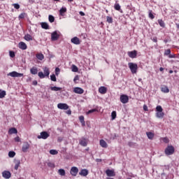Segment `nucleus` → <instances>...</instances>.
<instances>
[{
	"label": "nucleus",
	"instance_id": "nucleus-1",
	"mask_svg": "<svg viewBox=\"0 0 179 179\" xmlns=\"http://www.w3.org/2000/svg\"><path fill=\"white\" fill-rule=\"evenodd\" d=\"M128 66L130 69L131 73H136L138 71V64L134 63H129Z\"/></svg>",
	"mask_w": 179,
	"mask_h": 179
},
{
	"label": "nucleus",
	"instance_id": "nucleus-2",
	"mask_svg": "<svg viewBox=\"0 0 179 179\" xmlns=\"http://www.w3.org/2000/svg\"><path fill=\"white\" fill-rule=\"evenodd\" d=\"M174 147L173 145H169L165 149V153L167 156H170V155H173L174 153Z\"/></svg>",
	"mask_w": 179,
	"mask_h": 179
},
{
	"label": "nucleus",
	"instance_id": "nucleus-3",
	"mask_svg": "<svg viewBox=\"0 0 179 179\" xmlns=\"http://www.w3.org/2000/svg\"><path fill=\"white\" fill-rule=\"evenodd\" d=\"M8 76H11V78H22L23 73H17L16 71H13L7 74Z\"/></svg>",
	"mask_w": 179,
	"mask_h": 179
},
{
	"label": "nucleus",
	"instance_id": "nucleus-4",
	"mask_svg": "<svg viewBox=\"0 0 179 179\" xmlns=\"http://www.w3.org/2000/svg\"><path fill=\"white\" fill-rule=\"evenodd\" d=\"M120 101L123 104H127V103H128V101H129V97H128L127 95L122 94L120 96Z\"/></svg>",
	"mask_w": 179,
	"mask_h": 179
},
{
	"label": "nucleus",
	"instance_id": "nucleus-5",
	"mask_svg": "<svg viewBox=\"0 0 179 179\" xmlns=\"http://www.w3.org/2000/svg\"><path fill=\"white\" fill-rule=\"evenodd\" d=\"M50 136V134L47 131H42L41 135L38 136V139H47Z\"/></svg>",
	"mask_w": 179,
	"mask_h": 179
},
{
	"label": "nucleus",
	"instance_id": "nucleus-6",
	"mask_svg": "<svg viewBox=\"0 0 179 179\" xmlns=\"http://www.w3.org/2000/svg\"><path fill=\"white\" fill-rule=\"evenodd\" d=\"M78 172H79V169L75 166L72 167L70 171L71 176H73L74 177H76V175L78 174Z\"/></svg>",
	"mask_w": 179,
	"mask_h": 179
},
{
	"label": "nucleus",
	"instance_id": "nucleus-7",
	"mask_svg": "<svg viewBox=\"0 0 179 179\" xmlns=\"http://www.w3.org/2000/svg\"><path fill=\"white\" fill-rule=\"evenodd\" d=\"M51 38H52V41H57V40H58V38H59V34H58V33L57 31H54L51 34Z\"/></svg>",
	"mask_w": 179,
	"mask_h": 179
},
{
	"label": "nucleus",
	"instance_id": "nucleus-8",
	"mask_svg": "<svg viewBox=\"0 0 179 179\" xmlns=\"http://www.w3.org/2000/svg\"><path fill=\"white\" fill-rule=\"evenodd\" d=\"M57 107L60 110H68L69 108V106L66 103H59Z\"/></svg>",
	"mask_w": 179,
	"mask_h": 179
},
{
	"label": "nucleus",
	"instance_id": "nucleus-9",
	"mask_svg": "<svg viewBox=\"0 0 179 179\" xmlns=\"http://www.w3.org/2000/svg\"><path fill=\"white\" fill-rule=\"evenodd\" d=\"M106 174L108 177H115V172L113 170L108 169L106 171Z\"/></svg>",
	"mask_w": 179,
	"mask_h": 179
},
{
	"label": "nucleus",
	"instance_id": "nucleus-10",
	"mask_svg": "<svg viewBox=\"0 0 179 179\" xmlns=\"http://www.w3.org/2000/svg\"><path fill=\"white\" fill-rule=\"evenodd\" d=\"M29 148H30V144H29V143L27 142L24 143L22 145V152H24V153H26V152H27V150Z\"/></svg>",
	"mask_w": 179,
	"mask_h": 179
},
{
	"label": "nucleus",
	"instance_id": "nucleus-11",
	"mask_svg": "<svg viewBox=\"0 0 179 179\" xmlns=\"http://www.w3.org/2000/svg\"><path fill=\"white\" fill-rule=\"evenodd\" d=\"M73 92L74 93H77V94H83L85 91L80 87H75Z\"/></svg>",
	"mask_w": 179,
	"mask_h": 179
},
{
	"label": "nucleus",
	"instance_id": "nucleus-12",
	"mask_svg": "<svg viewBox=\"0 0 179 179\" xmlns=\"http://www.w3.org/2000/svg\"><path fill=\"white\" fill-rule=\"evenodd\" d=\"M137 54H138V52H136V50L128 52V55L130 58H136Z\"/></svg>",
	"mask_w": 179,
	"mask_h": 179
},
{
	"label": "nucleus",
	"instance_id": "nucleus-13",
	"mask_svg": "<svg viewBox=\"0 0 179 179\" xmlns=\"http://www.w3.org/2000/svg\"><path fill=\"white\" fill-rule=\"evenodd\" d=\"M71 43H73V44L79 45L80 44V40H79V38L76 36L71 38Z\"/></svg>",
	"mask_w": 179,
	"mask_h": 179
},
{
	"label": "nucleus",
	"instance_id": "nucleus-14",
	"mask_svg": "<svg viewBox=\"0 0 179 179\" xmlns=\"http://www.w3.org/2000/svg\"><path fill=\"white\" fill-rule=\"evenodd\" d=\"M2 176H3V177L4 178L8 179V178L10 177L11 174H10V172H9V171H3V172L2 173Z\"/></svg>",
	"mask_w": 179,
	"mask_h": 179
},
{
	"label": "nucleus",
	"instance_id": "nucleus-15",
	"mask_svg": "<svg viewBox=\"0 0 179 179\" xmlns=\"http://www.w3.org/2000/svg\"><path fill=\"white\" fill-rule=\"evenodd\" d=\"M80 176H83V177H86L87 174H89V171L87 169H83L80 172H79Z\"/></svg>",
	"mask_w": 179,
	"mask_h": 179
},
{
	"label": "nucleus",
	"instance_id": "nucleus-16",
	"mask_svg": "<svg viewBox=\"0 0 179 179\" xmlns=\"http://www.w3.org/2000/svg\"><path fill=\"white\" fill-rule=\"evenodd\" d=\"M80 145H81V146H87V140H86V138H81L80 140Z\"/></svg>",
	"mask_w": 179,
	"mask_h": 179
},
{
	"label": "nucleus",
	"instance_id": "nucleus-17",
	"mask_svg": "<svg viewBox=\"0 0 179 179\" xmlns=\"http://www.w3.org/2000/svg\"><path fill=\"white\" fill-rule=\"evenodd\" d=\"M99 92L101 94H106V93H107V88L106 87H101L99 89Z\"/></svg>",
	"mask_w": 179,
	"mask_h": 179
},
{
	"label": "nucleus",
	"instance_id": "nucleus-18",
	"mask_svg": "<svg viewBox=\"0 0 179 179\" xmlns=\"http://www.w3.org/2000/svg\"><path fill=\"white\" fill-rule=\"evenodd\" d=\"M19 48H20L21 50H27V45H26V43H24V42H20L19 43Z\"/></svg>",
	"mask_w": 179,
	"mask_h": 179
},
{
	"label": "nucleus",
	"instance_id": "nucleus-19",
	"mask_svg": "<svg viewBox=\"0 0 179 179\" xmlns=\"http://www.w3.org/2000/svg\"><path fill=\"white\" fill-rule=\"evenodd\" d=\"M8 134L9 135H13V134H17V129H16L15 127L10 128L8 130Z\"/></svg>",
	"mask_w": 179,
	"mask_h": 179
},
{
	"label": "nucleus",
	"instance_id": "nucleus-20",
	"mask_svg": "<svg viewBox=\"0 0 179 179\" xmlns=\"http://www.w3.org/2000/svg\"><path fill=\"white\" fill-rule=\"evenodd\" d=\"M161 90L163 92V93H169V92H170V90H169V87L166 85H163Z\"/></svg>",
	"mask_w": 179,
	"mask_h": 179
},
{
	"label": "nucleus",
	"instance_id": "nucleus-21",
	"mask_svg": "<svg viewBox=\"0 0 179 179\" xmlns=\"http://www.w3.org/2000/svg\"><path fill=\"white\" fill-rule=\"evenodd\" d=\"M41 24L42 29H45V30H48V29H50V25H48L47 22H42Z\"/></svg>",
	"mask_w": 179,
	"mask_h": 179
},
{
	"label": "nucleus",
	"instance_id": "nucleus-22",
	"mask_svg": "<svg viewBox=\"0 0 179 179\" xmlns=\"http://www.w3.org/2000/svg\"><path fill=\"white\" fill-rule=\"evenodd\" d=\"M43 72L45 76H50V69H48V67L43 68Z\"/></svg>",
	"mask_w": 179,
	"mask_h": 179
},
{
	"label": "nucleus",
	"instance_id": "nucleus-23",
	"mask_svg": "<svg viewBox=\"0 0 179 179\" xmlns=\"http://www.w3.org/2000/svg\"><path fill=\"white\" fill-rule=\"evenodd\" d=\"M146 135L148 138V139H153V138H155V134L150 132V131H148V132H146Z\"/></svg>",
	"mask_w": 179,
	"mask_h": 179
},
{
	"label": "nucleus",
	"instance_id": "nucleus-24",
	"mask_svg": "<svg viewBox=\"0 0 179 179\" xmlns=\"http://www.w3.org/2000/svg\"><path fill=\"white\" fill-rule=\"evenodd\" d=\"M100 145L102 148H108V145H107V143L104 140L100 141Z\"/></svg>",
	"mask_w": 179,
	"mask_h": 179
},
{
	"label": "nucleus",
	"instance_id": "nucleus-25",
	"mask_svg": "<svg viewBox=\"0 0 179 179\" xmlns=\"http://www.w3.org/2000/svg\"><path fill=\"white\" fill-rule=\"evenodd\" d=\"M30 72L32 75H37V67H33L30 69Z\"/></svg>",
	"mask_w": 179,
	"mask_h": 179
},
{
	"label": "nucleus",
	"instance_id": "nucleus-26",
	"mask_svg": "<svg viewBox=\"0 0 179 179\" xmlns=\"http://www.w3.org/2000/svg\"><path fill=\"white\" fill-rule=\"evenodd\" d=\"M24 40L27 41H31V40H33V37H31V35L30 34H27L24 36Z\"/></svg>",
	"mask_w": 179,
	"mask_h": 179
},
{
	"label": "nucleus",
	"instance_id": "nucleus-27",
	"mask_svg": "<svg viewBox=\"0 0 179 179\" xmlns=\"http://www.w3.org/2000/svg\"><path fill=\"white\" fill-rule=\"evenodd\" d=\"M50 90L53 92H59V90H62V88L58 87H50Z\"/></svg>",
	"mask_w": 179,
	"mask_h": 179
},
{
	"label": "nucleus",
	"instance_id": "nucleus-28",
	"mask_svg": "<svg viewBox=\"0 0 179 179\" xmlns=\"http://www.w3.org/2000/svg\"><path fill=\"white\" fill-rule=\"evenodd\" d=\"M156 117H157V118H163V117H164V113H163V112H157L156 113Z\"/></svg>",
	"mask_w": 179,
	"mask_h": 179
},
{
	"label": "nucleus",
	"instance_id": "nucleus-29",
	"mask_svg": "<svg viewBox=\"0 0 179 179\" xmlns=\"http://www.w3.org/2000/svg\"><path fill=\"white\" fill-rule=\"evenodd\" d=\"M36 58H38V59H40V61H43L44 59V55L41 53L37 54Z\"/></svg>",
	"mask_w": 179,
	"mask_h": 179
},
{
	"label": "nucleus",
	"instance_id": "nucleus-30",
	"mask_svg": "<svg viewBox=\"0 0 179 179\" xmlns=\"http://www.w3.org/2000/svg\"><path fill=\"white\" fill-rule=\"evenodd\" d=\"M58 173L59 174V176H65V170L60 169L58 170Z\"/></svg>",
	"mask_w": 179,
	"mask_h": 179
},
{
	"label": "nucleus",
	"instance_id": "nucleus-31",
	"mask_svg": "<svg viewBox=\"0 0 179 179\" xmlns=\"http://www.w3.org/2000/svg\"><path fill=\"white\" fill-rule=\"evenodd\" d=\"M79 120H80V122H81L83 127H85V117L80 116Z\"/></svg>",
	"mask_w": 179,
	"mask_h": 179
},
{
	"label": "nucleus",
	"instance_id": "nucleus-32",
	"mask_svg": "<svg viewBox=\"0 0 179 179\" xmlns=\"http://www.w3.org/2000/svg\"><path fill=\"white\" fill-rule=\"evenodd\" d=\"M6 96V92L2 91L0 90V99H3Z\"/></svg>",
	"mask_w": 179,
	"mask_h": 179
},
{
	"label": "nucleus",
	"instance_id": "nucleus-33",
	"mask_svg": "<svg viewBox=\"0 0 179 179\" xmlns=\"http://www.w3.org/2000/svg\"><path fill=\"white\" fill-rule=\"evenodd\" d=\"M114 8L115 9V10H121V6H120V4L118 3H115L114 6Z\"/></svg>",
	"mask_w": 179,
	"mask_h": 179
},
{
	"label": "nucleus",
	"instance_id": "nucleus-34",
	"mask_svg": "<svg viewBox=\"0 0 179 179\" xmlns=\"http://www.w3.org/2000/svg\"><path fill=\"white\" fill-rule=\"evenodd\" d=\"M55 20V18L54 17V16L50 15H49V22H50V23H54Z\"/></svg>",
	"mask_w": 179,
	"mask_h": 179
},
{
	"label": "nucleus",
	"instance_id": "nucleus-35",
	"mask_svg": "<svg viewBox=\"0 0 179 179\" xmlns=\"http://www.w3.org/2000/svg\"><path fill=\"white\" fill-rule=\"evenodd\" d=\"M112 120H115L117 118V112L113 111L111 113Z\"/></svg>",
	"mask_w": 179,
	"mask_h": 179
},
{
	"label": "nucleus",
	"instance_id": "nucleus-36",
	"mask_svg": "<svg viewBox=\"0 0 179 179\" xmlns=\"http://www.w3.org/2000/svg\"><path fill=\"white\" fill-rule=\"evenodd\" d=\"M38 76L41 79H44V78H45V76L44 73H43V71H40L38 73Z\"/></svg>",
	"mask_w": 179,
	"mask_h": 179
},
{
	"label": "nucleus",
	"instance_id": "nucleus-37",
	"mask_svg": "<svg viewBox=\"0 0 179 179\" xmlns=\"http://www.w3.org/2000/svg\"><path fill=\"white\" fill-rule=\"evenodd\" d=\"M16 155V153L13 151H10L8 152V156L9 157H15V155Z\"/></svg>",
	"mask_w": 179,
	"mask_h": 179
},
{
	"label": "nucleus",
	"instance_id": "nucleus-38",
	"mask_svg": "<svg viewBox=\"0 0 179 179\" xmlns=\"http://www.w3.org/2000/svg\"><path fill=\"white\" fill-rule=\"evenodd\" d=\"M71 68H72L73 72H78V66L73 64Z\"/></svg>",
	"mask_w": 179,
	"mask_h": 179
},
{
	"label": "nucleus",
	"instance_id": "nucleus-39",
	"mask_svg": "<svg viewBox=\"0 0 179 179\" xmlns=\"http://www.w3.org/2000/svg\"><path fill=\"white\" fill-rule=\"evenodd\" d=\"M50 155H58V151L57 150H50Z\"/></svg>",
	"mask_w": 179,
	"mask_h": 179
},
{
	"label": "nucleus",
	"instance_id": "nucleus-40",
	"mask_svg": "<svg viewBox=\"0 0 179 179\" xmlns=\"http://www.w3.org/2000/svg\"><path fill=\"white\" fill-rule=\"evenodd\" d=\"M158 23L161 27H164V22L162 20H158Z\"/></svg>",
	"mask_w": 179,
	"mask_h": 179
},
{
	"label": "nucleus",
	"instance_id": "nucleus-41",
	"mask_svg": "<svg viewBox=\"0 0 179 179\" xmlns=\"http://www.w3.org/2000/svg\"><path fill=\"white\" fill-rule=\"evenodd\" d=\"M50 79L52 80V82H57V77L55 76V74L50 76Z\"/></svg>",
	"mask_w": 179,
	"mask_h": 179
},
{
	"label": "nucleus",
	"instance_id": "nucleus-42",
	"mask_svg": "<svg viewBox=\"0 0 179 179\" xmlns=\"http://www.w3.org/2000/svg\"><path fill=\"white\" fill-rule=\"evenodd\" d=\"M47 165L48 166V167H51L52 169H54V167H55V165L52 162H48Z\"/></svg>",
	"mask_w": 179,
	"mask_h": 179
},
{
	"label": "nucleus",
	"instance_id": "nucleus-43",
	"mask_svg": "<svg viewBox=\"0 0 179 179\" xmlns=\"http://www.w3.org/2000/svg\"><path fill=\"white\" fill-rule=\"evenodd\" d=\"M66 12V8H62L59 10L60 15H62V13H65Z\"/></svg>",
	"mask_w": 179,
	"mask_h": 179
},
{
	"label": "nucleus",
	"instance_id": "nucleus-44",
	"mask_svg": "<svg viewBox=\"0 0 179 179\" xmlns=\"http://www.w3.org/2000/svg\"><path fill=\"white\" fill-rule=\"evenodd\" d=\"M156 110L157 112H163V108H162L160 106H157L156 108Z\"/></svg>",
	"mask_w": 179,
	"mask_h": 179
},
{
	"label": "nucleus",
	"instance_id": "nucleus-45",
	"mask_svg": "<svg viewBox=\"0 0 179 179\" xmlns=\"http://www.w3.org/2000/svg\"><path fill=\"white\" fill-rule=\"evenodd\" d=\"M96 111H97V109H92V110H89L88 112H87V115L92 114L93 113H96Z\"/></svg>",
	"mask_w": 179,
	"mask_h": 179
},
{
	"label": "nucleus",
	"instance_id": "nucleus-46",
	"mask_svg": "<svg viewBox=\"0 0 179 179\" xmlns=\"http://www.w3.org/2000/svg\"><path fill=\"white\" fill-rule=\"evenodd\" d=\"M170 54H171V50L170 49L165 50L164 55H169Z\"/></svg>",
	"mask_w": 179,
	"mask_h": 179
},
{
	"label": "nucleus",
	"instance_id": "nucleus-47",
	"mask_svg": "<svg viewBox=\"0 0 179 179\" xmlns=\"http://www.w3.org/2000/svg\"><path fill=\"white\" fill-rule=\"evenodd\" d=\"M149 17L150 19H155V15H153V13H152V10L149 11Z\"/></svg>",
	"mask_w": 179,
	"mask_h": 179
},
{
	"label": "nucleus",
	"instance_id": "nucleus-48",
	"mask_svg": "<svg viewBox=\"0 0 179 179\" xmlns=\"http://www.w3.org/2000/svg\"><path fill=\"white\" fill-rule=\"evenodd\" d=\"M19 166H20V161H17V164L15 166V170H17V169H19Z\"/></svg>",
	"mask_w": 179,
	"mask_h": 179
},
{
	"label": "nucleus",
	"instance_id": "nucleus-49",
	"mask_svg": "<svg viewBox=\"0 0 179 179\" xmlns=\"http://www.w3.org/2000/svg\"><path fill=\"white\" fill-rule=\"evenodd\" d=\"M24 16H26V13H22L19 15V19H24Z\"/></svg>",
	"mask_w": 179,
	"mask_h": 179
},
{
	"label": "nucleus",
	"instance_id": "nucleus-50",
	"mask_svg": "<svg viewBox=\"0 0 179 179\" xmlns=\"http://www.w3.org/2000/svg\"><path fill=\"white\" fill-rule=\"evenodd\" d=\"M107 22L108 23H113V17H107Z\"/></svg>",
	"mask_w": 179,
	"mask_h": 179
},
{
	"label": "nucleus",
	"instance_id": "nucleus-51",
	"mask_svg": "<svg viewBox=\"0 0 179 179\" xmlns=\"http://www.w3.org/2000/svg\"><path fill=\"white\" fill-rule=\"evenodd\" d=\"M10 57L11 58H15V52L13 51H10Z\"/></svg>",
	"mask_w": 179,
	"mask_h": 179
},
{
	"label": "nucleus",
	"instance_id": "nucleus-52",
	"mask_svg": "<svg viewBox=\"0 0 179 179\" xmlns=\"http://www.w3.org/2000/svg\"><path fill=\"white\" fill-rule=\"evenodd\" d=\"M14 141L15 142H20V138L19 136H17L14 138Z\"/></svg>",
	"mask_w": 179,
	"mask_h": 179
},
{
	"label": "nucleus",
	"instance_id": "nucleus-53",
	"mask_svg": "<svg viewBox=\"0 0 179 179\" xmlns=\"http://www.w3.org/2000/svg\"><path fill=\"white\" fill-rule=\"evenodd\" d=\"M14 8L15 9H19L20 8V6L17 3L14 4Z\"/></svg>",
	"mask_w": 179,
	"mask_h": 179
},
{
	"label": "nucleus",
	"instance_id": "nucleus-54",
	"mask_svg": "<svg viewBox=\"0 0 179 179\" xmlns=\"http://www.w3.org/2000/svg\"><path fill=\"white\" fill-rule=\"evenodd\" d=\"M76 80H79V76H76L74 79H73V82H76Z\"/></svg>",
	"mask_w": 179,
	"mask_h": 179
},
{
	"label": "nucleus",
	"instance_id": "nucleus-55",
	"mask_svg": "<svg viewBox=\"0 0 179 179\" xmlns=\"http://www.w3.org/2000/svg\"><path fill=\"white\" fill-rule=\"evenodd\" d=\"M152 41H154V43H157V37H153L152 38Z\"/></svg>",
	"mask_w": 179,
	"mask_h": 179
},
{
	"label": "nucleus",
	"instance_id": "nucleus-56",
	"mask_svg": "<svg viewBox=\"0 0 179 179\" xmlns=\"http://www.w3.org/2000/svg\"><path fill=\"white\" fill-rule=\"evenodd\" d=\"M128 145L130 148H132V146H134V143L133 142H129Z\"/></svg>",
	"mask_w": 179,
	"mask_h": 179
},
{
	"label": "nucleus",
	"instance_id": "nucleus-57",
	"mask_svg": "<svg viewBox=\"0 0 179 179\" xmlns=\"http://www.w3.org/2000/svg\"><path fill=\"white\" fill-rule=\"evenodd\" d=\"M143 110H144V111H148V106L144 105L143 106Z\"/></svg>",
	"mask_w": 179,
	"mask_h": 179
},
{
	"label": "nucleus",
	"instance_id": "nucleus-58",
	"mask_svg": "<svg viewBox=\"0 0 179 179\" xmlns=\"http://www.w3.org/2000/svg\"><path fill=\"white\" fill-rule=\"evenodd\" d=\"M163 141H164V142H165V143H168V142H169V138H164L163 139Z\"/></svg>",
	"mask_w": 179,
	"mask_h": 179
},
{
	"label": "nucleus",
	"instance_id": "nucleus-59",
	"mask_svg": "<svg viewBox=\"0 0 179 179\" xmlns=\"http://www.w3.org/2000/svg\"><path fill=\"white\" fill-rule=\"evenodd\" d=\"M32 85H34V86H37V80H34L32 82Z\"/></svg>",
	"mask_w": 179,
	"mask_h": 179
},
{
	"label": "nucleus",
	"instance_id": "nucleus-60",
	"mask_svg": "<svg viewBox=\"0 0 179 179\" xmlns=\"http://www.w3.org/2000/svg\"><path fill=\"white\" fill-rule=\"evenodd\" d=\"M55 71H56V75L58 76V72H59V68H56Z\"/></svg>",
	"mask_w": 179,
	"mask_h": 179
},
{
	"label": "nucleus",
	"instance_id": "nucleus-61",
	"mask_svg": "<svg viewBox=\"0 0 179 179\" xmlns=\"http://www.w3.org/2000/svg\"><path fill=\"white\" fill-rule=\"evenodd\" d=\"M66 113H67L69 115H71V114H72V111H71V110H67V111H66Z\"/></svg>",
	"mask_w": 179,
	"mask_h": 179
},
{
	"label": "nucleus",
	"instance_id": "nucleus-62",
	"mask_svg": "<svg viewBox=\"0 0 179 179\" xmlns=\"http://www.w3.org/2000/svg\"><path fill=\"white\" fill-rule=\"evenodd\" d=\"M80 16H85V13H83V11H80Z\"/></svg>",
	"mask_w": 179,
	"mask_h": 179
},
{
	"label": "nucleus",
	"instance_id": "nucleus-63",
	"mask_svg": "<svg viewBox=\"0 0 179 179\" xmlns=\"http://www.w3.org/2000/svg\"><path fill=\"white\" fill-rule=\"evenodd\" d=\"M169 58H174V55H169Z\"/></svg>",
	"mask_w": 179,
	"mask_h": 179
},
{
	"label": "nucleus",
	"instance_id": "nucleus-64",
	"mask_svg": "<svg viewBox=\"0 0 179 179\" xmlns=\"http://www.w3.org/2000/svg\"><path fill=\"white\" fill-rule=\"evenodd\" d=\"M96 162H101V159H96Z\"/></svg>",
	"mask_w": 179,
	"mask_h": 179
}]
</instances>
